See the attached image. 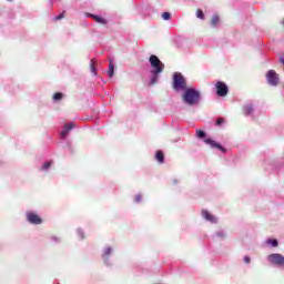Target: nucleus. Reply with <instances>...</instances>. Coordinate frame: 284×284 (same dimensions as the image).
Instances as JSON below:
<instances>
[{"label": "nucleus", "instance_id": "f257e3e1", "mask_svg": "<svg viewBox=\"0 0 284 284\" xmlns=\"http://www.w3.org/2000/svg\"><path fill=\"white\" fill-rule=\"evenodd\" d=\"M182 100L186 105H196L201 101V92L194 88L186 89L184 90Z\"/></svg>", "mask_w": 284, "mask_h": 284}, {"label": "nucleus", "instance_id": "f03ea898", "mask_svg": "<svg viewBox=\"0 0 284 284\" xmlns=\"http://www.w3.org/2000/svg\"><path fill=\"white\" fill-rule=\"evenodd\" d=\"M149 62L151 64V68H153V71H152L153 74H161V72L165 70V64H163V62H161L159 57L154 54L149 58Z\"/></svg>", "mask_w": 284, "mask_h": 284}, {"label": "nucleus", "instance_id": "7ed1b4c3", "mask_svg": "<svg viewBox=\"0 0 284 284\" xmlns=\"http://www.w3.org/2000/svg\"><path fill=\"white\" fill-rule=\"evenodd\" d=\"M173 89L179 91V90H187V83L185 82V78L183 74L176 72L173 75Z\"/></svg>", "mask_w": 284, "mask_h": 284}, {"label": "nucleus", "instance_id": "20e7f679", "mask_svg": "<svg viewBox=\"0 0 284 284\" xmlns=\"http://www.w3.org/2000/svg\"><path fill=\"white\" fill-rule=\"evenodd\" d=\"M268 261L272 263V265H278L281 267H284V256L280 253H273L268 255Z\"/></svg>", "mask_w": 284, "mask_h": 284}, {"label": "nucleus", "instance_id": "39448f33", "mask_svg": "<svg viewBox=\"0 0 284 284\" xmlns=\"http://www.w3.org/2000/svg\"><path fill=\"white\" fill-rule=\"evenodd\" d=\"M215 88L217 97H227V92H230V89L227 88V84H225V82H216Z\"/></svg>", "mask_w": 284, "mask_h": 284}, {"label": "nucleus", "instance_id": "423d86ee", "mask_svg": "<svg viewBox=\"0 0 284 284\" xmlns=\"http://www.w3.org/2000/svg\"><path fill=\"white\" fill-rule=\"evenodd\" d=\"M27 221H29L32 225H41L43 223L41 216L34 212L27 213Z\"/></svg>", "mask_w": 284, "mask_h": 284}, {"label": "nucleus", "instance_id": "0eeeda50", "mask_svg": "<svg viewBox=\"0 0 284 284\" xmlns=\"http://www.w3.org/2000/svg\"><path fill=\"white\" fill-rule=\"evenodd\" d=\"M266 80L268 85H278V74L274 70H270L266 73Z\"/></svg>", "mask_w": 284, "mask_h": 284}, {"label": "nucleus", "instance_id": "6e6552de", "mask_svg": "<svg viewBox=\"0 0 284 284\" xmlns=\"http://www.w3.org/2000/svg\"><path fill=\"white\" fill-rule=\"evenodd\" d=\"M204 143H206V145H210L211 148H213L215 150H220V152H227V149L223 148L221 144H219V142H216L212 139H205Z\"/></svg>", "mask_w": 284, "mask_h": 284}, {"label": "nucleus", "instance_id": "1a4fd4ad", "mask_svg": "<svg viewBox=\"0 0 284 284\" xmlns=\"http://www.w3.org/2000/svg\"><path fill=\"white\" fill-rule=\"evenodd\" d=\"M73 128H74V123L65 124L64 130L60 134L61 139H65V136H68L70 130H72Z\"/></svg>", "mask_w": 284, "mask_h": 284}, {"label": "nucleus", "instance_id": "9d476101", "mask_svg": "<svg viewBox=\"0 0 284 284\" xmlns=\"http://www.w3.org/2000/svg\"><path fill=\"white\" fill-rule=\"evenodd\" d=\"M155 159L159 163H164L165 154L163 153V151H156Z\"/></svg>", "mask_w": 284, "mask_h": 284}, {"label": "nucleus", "instance_id": "9b49d317", "mask_svg": "<svg viewBox=\"0 0 284 284\" xmlns=\"http://www.w3.org/2000/svg\"><path fill=\"white\" fill-rule=\"evenodd\" d=\"M243 112H244L245 116H250V114H252V112H254V106H252V104H247L243 108Z\"/></svg>", "mask_w": 284, "mask_h": 284}, {"label": "nucleus", "instance_id": "f8f14e48", "mask_svg": "<svg viewBox=\"0 0 284 284\" xmlns=\"http://www.w3.org/2000/svg\"><path fill=\"white\" fill-rule=\"evenodd\" d=\"M202 216L206 220V221H211L212 223H214L215 219L214 215H212L210 212L207 211H202Z\"/></svg>", "mask_w": 284, "mask_h": 284}, {"label": "nucleus", "instance_id": "ddd939ff", "mask_svg": "<svg viewBox=\"0 0 284 284\" xmlns=\"http://www.w3.org/2000/svg\"><path fill=\"white\" fill-rule=\"evenodd\" d=\"M90 17H92V19H94V21H97V23H101L102 26H105L108 23V21H105V19H103L99 16L90 14Z\"/></svg>", "mask_w": 284, "mask_h": 284}, {"label": "nucleus", "instance_id": "4468645a", "mask_svg": "<svg viewBox=\"0 0 284 284\" xmlns=\"http://www.w3.org/2000/svg\"><path fill=\"white\" fill-rule=\"evenodd\" d=\"M108 74H109L110 79H112V77H114V62H112V60H110V62H109Z\"/></svg>", "mask_w": 284, "mask_h": 284}, {"label": "nucleus", "instance_id": "2eb2a0df", "mask_svg": "<svg viewBox=\"0 0 284 284\" xmlns=\"http://www.w3.org/2000/svg\"><path fill=\"white\" fill-rule=\"evenodd\" d=\"M219 21H220L219 16L217 14L213 16L211 19V26H213V28H216V26H219Z\"/></svg>", "mask_w": 284, "mask_h": 284}, {"label": "nucleus", "instance_id": "dca6fc26", "mask_svg": "<svg viewBox=\"0 0 284 284\" xmlns=\"http://www.w3.org/2000/svg\"><path fill=\"white\" fill-rule=\"evenodd\" d=\"M159 83V74L153 73V77L151 78L150 85H156Z\"/></svg>", "mask_w": 284, "mask_h": 284}, {"label": "nucleus", "instance_id": "f3484780", "mask_svg": "<svg viewBox=\"0 0 284 284\" xmlns=\"http://www.w3.org/2000/svg\"><path fill=\"white\" fill-rule=\"evenodd\" d=\"M266 243L272 247H278V240H267Z\"/></svg>", "mask_w": 284, "mask_h": 284}, {"label": "nucleus", "instance_id": "a211bd4d", "mask_svg": "<svg viewBox=\"0 0 284 284\" xmlns=\"http://www.w3.org/2000/svg\"><path fill=\"white\" fill-rule=\"evenodd\" d=\"M63 99V93L57 92L53 94V101H61Z\"/></svg>", "mask_w": 284, "mask_h": 284}, {"label": "nucleus", "instance_id": "6ab92c4d", "mask_svg": "<svg viewBox=\"0 0 284 284\" xmlns=\"http://www.w3.org/2000/svg\"><path fill=\"white\" fill-rule=\"evenodd\" d=\"M196 17H197V19H205V13H203V10H201V9H197L196 10Z\"/></svg>", "mask_w": 284, "mask_h": 284}, {"label": "nucleus", "instance_id": "aec40b11", "mask_svg": "<svg viewBox=\"0 0 284 284\" xmlns=\"http://www.w3.org/2000/svg\"><path fill=\"white\" fill-rule=\"evenodd\" d=\"M171 18H172V14H170V12L162 13V19H164V21H170Z\"/></svg>", "mask_w": 284, "mask_h": 284}, {"label": "nucleus", "instance_id": "412c9836", "mask_svg": "<svg viewBox=\"0 0 284 284\" xmlns=\"http://www.w3.org/2000/svg\"><path fill=\"white\" fill-rule=\"evenodd\" d=\"M61 19H65V11H63L62 13L58 14L55 18H54V21H61Z\"/></svg>", "mask_w": 284, "mask_h": 284}, {"label": "nucleus", "instance_id": "4be33fe9", "mask_svg": "<svg viewBox=\"0 0 284 284\" xmlns=\"http://www.w3.org/2000/svg\"><path fill=\"white\" fill-rule=\"evenodd\" d=\"M196 136H197V139H204V136H205L204 131L203 130H196Z\"/></svg>", "mask_w": 284, "mask_h": 284}, {"label": "nucleus", "instance_id": "5701e85b", "mask_svg": "<svg viewBox=\"0 0 284 284\" xmlns=\"http://www.w3.org/2000/svg\"><path fill=\"white\" fill-rule=\"evenodd\" d=\"M94 63H95V61H94V60H91L90 68H91V72H92L93 74H97V67H94Z\"/></svg>", "mask_w": 284, "mask_h": 284}, {"label": "nucleus", "instance_id": "b1692460", "mask_svg": "<svg viewBox=\"0 0 284 284\" xmlns=\"http://www.w3.org/2000/svg\"><path fill=\"white\" fill-rule=\"evenodd\" d=\"M52 165V162H45L43 165H42V170H50Z\"/></svg>", "mask_w": 284, "mask_h": 284}, {"label": "nucleus", "instance_id": "393cba45", "mask_svg": "<svg viewBox=\"0 0 284 284\" xmlns=\"http://www.w3.org/2000/svg\"><path fill=\"white\" fill-rule=\"evenodd\" d=\"M224 123H225V119L219 118V119L216 120V122H215V125H222V124H224Z\"/></svg>", "mask_w": 284, "mask_h": 284}, {"label": "nucleus", "instance_id": "a878e982", "mask_svg": "<svg viewBox=\"0 0 284 284\" xmlns=\"http://www.w3.org/2000/svg\"><path fill=\"white\" fill-rule=\"evenodd\" d=\"M104 254L105 256H110L112 254V250L110 247H108L105 251H104Z\"/></svg>", "mask_w": 284, "mask_h": 284}, {"label": "nucleus", "instance_id": "bb28decb", "mask_svg": "<svg viewBox=\"0 0 284 284\" xmlns=\"http://www.w3.org/2000/svg\"><path fill=\"white\" fill-rule=\"evenodd\" d=\"M244 263L246 264L252 263V258H250V256H244Z\"/></svg>", "mask_w": 284, "mask_h": 284}, {"label": "nucleus", "instance_id": "cd10ccee", "mask_svg": "<svg viewBox=\"0 0 284 284\" xmlns=\"http://www.w3.org/2000/svg\"><path fill=\"white\" fill-rule=\"evenodd\" d=\"M141 199H142V196H141V195H136V196H135V201H136V203H140Z\"/></svg>", "mask_w": 284, "mask_h": 284}, {"label": "nucleus", "instance_id": "c85d7f7f", "mask_svg": "<svg viewBox=\"0 0 284 284\" xmlns=\"http://www.w3.org/2000/svg\"><path fill=\"white\" fill-rule=\"evenodd\" d=\"M217 236H220L221 239H223L225 235L223 234V232H217Z\"/></svg>", "mask_w": 284, "mask_h": 284}, {"label": "nucleus", "instance_id": "c756f323", "mask_svg": "<svg viewBox=\"0 0 284 284\" xmlns=\"http://www.w3.org/2000/svg\"><path fill=\"white\" fill-rule=\"evenodd\" d=\"M9 3H12V1H14V0H7Z\"/></svg>", "mask_w": 284, "mask_h": 284}, {"label": "nucleus", "instance_id": "7c9ffc66", "mask_svg": "<svg viewBox=\"0 0 284 284\" xmlns=\"http://www.w3.org/2000/svg\"><path fill=\"white\" fill-rule=\"evenodd\" d=\"M283 24H284V20H283Z\"/></svg>", "mask_w": 284, "mask_h": 284}]
</instances>
